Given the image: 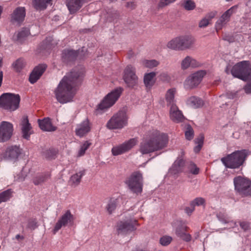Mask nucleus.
<instances>
[{"mask_svg":"<svg viewBox=\"0 0 251 251\" xmlns=\"http://www.w3.org/2000/svg\"><path fill=\"white\" fill-rule=\"evenodd\" d=\"M83 70L72 71L59 82L54 93L57 100L62 104L72 100L75 94V87L80 83Z\"/></svg>","mask_w":251,"mask_h":251,"instance_id":"nucleus-1","label":"nucleus"},{"mask_svg":"<svg viewBox=\"0 0 251 251\" xmlns=\"http://www.w3.org/2000/svg\"><path fill=\"white\" fill-rule=\"evenodd\" d=\"M168 142L167 134L152 129L144 135L140 144L139 151L146 154L159 151L166 147Z\"/></svg>","mask_w":251,"mask_h":251,"instance_id":"nucleus-2","label":"nucleus"},{"mask_svg":"<svg viewBox=\"0 0 251 251\" xmlns=\"http://www.w3.org/2000/svg\"><path fill=\"white\" fill-rule=\"evenodd\" d=\"M250 153V151L247 150L236 151L222 158L221 161L227 168H238L244 164Z\"/></svg>","mask_w":251,"mask_h":251,"instance_id":"nucleus-3","label":"nucleus"},{"mask_svg":"<svg viewBox=\"0 0 251 251\" xmlns=\"http://www.w3.org/2000/svg\"><path fill=\"white\" fill-rule=\"evenodd\" d=\"M195 38L190 35H184L176 37L167 44L168 48L175 50H183L189 49L194 46Z\"/></svg>","mask_w":251,"mask_h":251,"instance_id":"nucleus-4","label":"nucleus"},{"mask_svg":"<svg viewBox=\"0 0 251 251\" xmlns=\"http://www.w3.org/2000/svg\"><path fill=\"white\" fill-rule=\"evenodd\" d=\"M20 96L18 94L4 93L0 97V107L13 111L19 107Z\"/></svg>","mask_w":251,"mask_h":251,"instance_id":"nucleus-5","label":"nucleus"},{"mask_svg":"<svg viewBox=\"0 0 251 251\" xmlns=\"http://www.w3.org/2000/svg\"><path fill=\"white\" fill-rule=\"evenodd\" d=\"M234 77L246 81L251 78V65L249 61H242L236 64L231 71Z\"/></svg>","mask_w":251,"mask_h":251,"instance_id":"nucleus-6","label":"nucleus"},{"mask_svg":"<svg viewBox=\"0 0 251 251\" xmlns=\"http://www.w3.org/2000/svg\"><path fill=\"white\" fill-rule=\"evenodd\" d=\"M125 182L133 193L138 195L142 192L143 178L139 171L132 173L126 178Z\"/></svg>","mask_w":251,"mask_h":251,"instance_id":"nucleus-7","label":"nucleus"},{"mask_svg":"<svg viewBox=\"0 0 251 251\" xmlns=\"http://www.w3.org/2000/svg\"><path fill=\"white\" fill-rule=\"evenodd\" d=\"M123 89L118 87L106 95L97 106V111H104L112 106L120 97Z\"/></svg>","mask_w":251,"mask_h":251,"instance_id":"nucleus-8","label":"nucleus"},{"mask_svg":"<svg viewBox=\"0 0 251 251\" xmlns=\"http://www.w3.org/2000/svg\"><path fill=\"white\" fill-rule=\"evenodd\" d=\"M128 117L125 110L119 111L114 114L106 124V127L110 129H120L127 124Z\"/></svg>","mask_w":251,"mask_h":251,"instance_id":"nucleus-9","label":"nucleus"},{"mask_svg":"<svg viewBox=\"0 0 251 251\" xmlns=\"http://www.w3.org/2000/svg\"><path fill=\"white\" fill-rule=\"evenodd\" d=\"M235 190L242 197L251 196V181L241 176L234 179Z\"/></svg>","mask_w":251,"mask_h":251,"instance_id":"nucleus-10","label":"nucleus"},{"mask_svg":"<svg viewBox=\"0 0 251 251\" xmlns=\"http://www.w3.org/2000/svg\"><path fill=\"white\" fill-rule=\"evenodd\" d=\"M138 142L137 137L130 139L120 145L113 147L111 150L112 153L117 156L126 153L135 146Z\"/></svg>","mask_w":251,"mask_h":251,"instance_id":"nucleus-11","label":"nucleus"},{"mask_svg":"<svg viewBox=\"0 0 251 251\" xmlns=\"http://www.w3.org/2000/svg\"><path fill=\"white\" fill-rule=\"evenodd\" d=\"M123 79L129 87L136 85L138 79L135 74V68L131 65L127 66L124 70Z\"/></svg>","mask_w":251,"mask_h":251,"instance_id":"nucleus-12","label":"nucleus"},{"mask_svg":"<svg viewBox=\"0 0 251 251\" xmlns=\"http://www.w3.org/2000/svg\"><path fill=\"white\" fill-rule=\"evenodd\" d=\"M14 128L12 123L2 121L0 124V142L8 141L12 137Z\"/></svg>","mask_w":251,"mask_h":251,"instance_id":"nucleus-13","label":"nucleus"},{"mask_svg":"<svg viewBox=\"0 0 251 251\" xmlns=\"http://www.w3.org/2000/svg\"><path fill=\"white\" fill-rule=\"evenodd\" d=\"M73 215L70 210H67L57 221L53 229V234H55L62 227L66 226L68 223H73Z\"/></svg>","mask_w":251,"mask_h":251,"instance_id":"nucleus-14","label":"nucleus"},{"mask_svg":"<svg viewBox=\"0 0 251 251\" xmlns=\"http://www.w3.org/2000/svg\"><path fill=\"white\" fill-rule=\"evenodd\" d=\"M206 75L205 71L201 70L197 71L190 75L186 81V84L190 88L197 86L202 80L204 76Z\"/></svg>","mask_w":251,"mask_h":251,"instance_id":"nucleus-15","label":"nucleus"},{"mask_svg":"<svg viewBox=\"0 0 251 251\" xmlns=\"http://www.w3.org/2000/svg\"><path fill=\"white\" fill-rule=\"evenodd\" d=\"M233 6L231 7L226 10L217 21L215 24V28L217 32L221 30L229 21L230 17L233 13Z\"/></svg>","mask_w":251,"mask_h":251,"instance_id":"nucleus-16","label":"nucleus"},{"mask_svg":"<svg viewBox=\"0 0 251 251\" xmlns=\"http://www.w3.org/2000/svg\"><path fill=\"white\" fill-rule=\"evenodd\" d=\"M46 68L47 66L45 64H40L35 67L30 75V82L32 84L36 82L45 71Z\"/></svg>","mask_w":251,"mask_h":251,"instance_id":"nucleus-17","label":"nucleus"},{"mask_svg":"<svg viewBox=\"0 0 251 251\" xmlns=\"http://www.w3.org/2000/svg\"><path fill=\"white\" fill-rule=\"evenodd\" d=\"M91 125L89 121L86 119L77 125L75 129V134L79 137H83L91 130Z\"/></svg>","mask_w":251,"mask_h":251,"instance_id":"nucleus-18","label":"nucleus"},{"mask_svg":"<svg viewBox=\"0 0 251 251\" xmlns=\"http://www.w3.org/2000/svg\"><path fill=\"white\" fill-rule=\"evenodd\" d=\"M21 125L23 138L28 140L30 135L32 134V131H31L32 127L27 116H24L22 118Z\"/></svg>","mask_w":251,"mask_h":251,"instance_id":"nucleus-19","label":"nucleus"},{"mask_svg":"<svg viewBox=\"0 0 251 251\" xmlns=\"http://www.w3.org/2000/svg\"><path fill=\"white\" fill-rule=\"evenodd\" d=\"M21 153L19 148L16 146L8 147L4 153V157L7 159L16 160Z\"/></svg>","mask_w":251,"mask_h":251,"instance_id":"nucleus-20","label":"nucleus"},{"mask_svg":"<svg viewBox=\"0 0 251 251\" xmlns=\"http://www.w3.org/2000/svg\"><path fill=\"white\" fill-rule=\"evenodd\" d=\"M170 117L173 121L176 123L182 122L184 118L181 111L179 110L176 104L170 107Z\"/></svg>","mask_w":251,"mask_h":251,"instance_id":"nucleus-21","label":"nucleus"},{"mask_svg":"<svg viewBox=\"0 0 251 251\" xmlns=\"http://www.w3.org/2000/svg\"><path fill=\"white\" fill-rule=\"evenodd\" d=\"M87 0H67L66 5L71 14L75 13L82 6Z\"/></svg>","mask_w":251,"mask_h":251,"instance_id":"nucleus-22","label":"nucleus"},{"mask_svg":"<svg viewBox=\"0 0 251 251\" xmlns=\"http://www.w3.org/2000/svg\"><path fill=\"white\" fill-rule=\"evenodd\" d=\"M135 229L134 225L131 221H120L117 225V230L119 234L126 233Z\"/></svg>","mask_w":251,"mask_h":251,"instance_id":"nucleus-23","label":"nucleus"},{"mask_svg":"<svg viewBox=\"0 0 251 251\" xmlns=\"http://www.w3.org/2000/svg\"><path fill=\"white\" fill-rule=\"evenodd\" d=\"M25 16V8L24 7H17L11 15V21L20 23L24 21Z\"/></svg>","mask_w":251,"mask_h":251,"instance_id":"nucleus-24","label":"nucleus"},{"mask_svg":"<svg viewBox=\"0 0 251 251\" xmlns=\"http://www.w3.org/2000/svg\"><path fill=\"white\" fill-rule=\"evenodd\" d=\"M38 122L40 128L43 131H53L56 129V127L52 126L50 119L49 118L38 120Z\"/></svg>","mask_w":251,"mask_h":251,"instance_id":"nucleus-25","label":"nucleus"},{"mask_svg":"<svg viewBox=\"0 0 251 251\" xmlns=\"http://www.w3.org/2000/svg\"><path fill=\"white\" fill-rule=\"evenodd\" d=\"M79 51L64 50L62 52V58L64 61H70L75 60L78 55Z\"/></svg>","mask_w":251,"mask_h":251,"instance_id":"nucleus-26","label":"nucleus"},{"mask_svg":"<svg viewBox=\"0 0 251 251\" xmlns=\"http://www.w3.org/2000/svg\"><path fill=\"white\" fill-rule=\"evenodd\" d=\"M176 93V89L174 88L169 89L167 91L165 98L168 106H171L174 104H176L175 97Z\"/></svg>","mask_w":251,"mask_h":251,"instance_id":"nucleus-27","label":"nucleus"},{"mask_svg":"<svg viewBox=\"0 0 251 251\" xmlns=\"http://www.w3.org/2000/svg\"><path fill=\"white\" fill-rule=\"evenodd\" d=\"M198 62L197 60L190 56H187L183 59L181 63V67L183 70H185L189 67H197L198 65Z\"/></svg>","mask_w":251,"mask_h":251,"instance_id":"nucleus-28","label":"nucleus"},{"mask_svg":"<svg viewBox=\"0 0 251 251\" xmlns=\"http://www.w3.org/2000/svg\"><path fill=\"white\" fill-rule=\"evenodd\" d=\"M188 227L185 226H181L177 227L176 230L177 236L186 242H189L191 240V236L188 233H185Z\"/></svg>","mask_w":251,"mask_h":251,"instance_id":"nucleus-29","label":"nucleus"},{"mask_svg":"<svg viewBox=\"0 0 251 251\" xmlns=\"http://www.w3.org/2000/svg\"><path fill=\"white\" fill-rule=\"evenodd\" d=\"M50 177V174L49 173L37 175L33 178L32 182L35 185H41L49 179Z\"/></svg>","mask_w":251,"mask_h":251,"instance_id":"nucleus-30","label":"nucleus"},{"mask_svg":"<svg viewBox=\"0 0 251 251\" xmlns=\"http://www.w3.org/2000/svg\"><path fill=\"white\" fill-rule=\"evenodd\" d=\"M156 73L151 72L145 75L144 77V82L147 88H151L154 84L155 80L154 77Z\"/></svg>","mask_w":251,"mask_h":251,"instance_id":"nucleus-31","label":"nucleus"},{"mask_svg":"<svg viewBox=\"0 0 251 251\" xmlns=\"http://www.w3.org/2000/svg\"><path fill=\"white\" fill-rule=\"evenodd\" d=\"M187 103L193 108H198L202 106L203 103L200 98L193 96L187 100Z\"/></svg>","mask_w":251,"mask_h":251,"instance_id":"nucleus-32","label":"nucleus"},{"mask_svg":"<svg viewBox=\"0 0 251 251\" xmlns=\"http://www.w3.org/2000/svg\"><path fill=\"white\" fill-rule=\"evenodd\" d=\"M85 171L83 170L74 174L70 178V182L74 186L78 185L80 182L81 177L85 175Z\"/></svg>","mask_w":251,"mask_h":251,"instance_id":"nucleus-33","label":"nucleus"},{"mask_svg":"<svg viewBox=\"0 0 251 251\" xmlns=\"http://www.w3.org/2000/svg\"><path fill=\"white\" fill-rule=\"evenodd\" d=\"M51 0H33V7L36 10H42L46 8L47 4L50 3Z\"/></svg>","mask_w":251,"mask_h":251,"instance_id":"nucleus-34","label":"nucleus"},{"mask_svg":"<svg viewBox=\"0 0 251 251\" xmlns=\"http://www.w3.org/2000/svg\"><path fill=\"white\" fill-rule=\"evenodd\" d=\"M12 189H9L0 193V203L8 201L12 196Z\"/></svg>","mask_w":251,"mask_h":251,"instance_id":"nucleus-35","label":"nucleus"},{"mask_svg":"<svg viewBox=\"0 0 251 251\" xmlns=\"http://www.w3.org/2000/svg\"><path fill=\"white\" fill-rule=\"evenodd\" d=\"M204 140V136L202 134L200 135V136L195 139V142L197 145L194 148V151L196 153H198L201 150Z\"/></svg>","mask_w":251,"mask_h":251,"instance_id":"nucleus-36","label":"nucleus"},{"mask_svg":"<svg viewBox=\"0 0 251 251\" xmlns=\"http://www.w3.org/2000/svg\"><path fill=\"white\" fill-rule=\"evenodd\" d=\"M185 164V161L182 159H177L175 162L173 169L176 171L177 172H182L183 170V167Z\"/></svg>","mask_w":251,"mask_h":251,"instance_id":"nucleus-37","label":"nucleus"},{"mask_svg":"<svg viewBox=\"0 0 251 251\" xmlns=\"http://www.w3.org/2000/svg\"><path fill=\"white\" fill-rule=\"evenodd\" d=\"M25 66V62L22 58L18 59L12 64V66L16 72H20Z\"/></svg>","mask_w":251,"mask_h":251,"instance_id":"nucleus-38","label":"nucleus"},{"mask_svg":"<svg viewBox=\"0 0 251 251\" xmlns=\"http://www.w3.org/2000/svg\"><path fill=\"white\" fill-rule=\"evenodd\" d=\"M182 6L185 10L190 11L195 8L196 4L192 0H186L183 1Z\"/></svg>","mask_w":251,"mask_h":251,"instance_id":"nucleus-39","label":"nucleus"},{"mask_svg":"<svg viewBox=\"0 0 251 251\" xmlns=\"http://www.w3.org/2000/svg\"><path fill=\"white\" fill-rule=\"evenodd\" d=\"M188 171L190 173L193 175H198L199 173V168H198L195 164L193 162H189L186 165Z\"/></svg>","mask_w":251,"mask_h":251,"instance_id":"nucleus-40","label":"nucleus"},{"mask_svg":"<svg viewBox=\"0 0 251 251\" xmlns=\"http://www.w3.org/2000/svg\"><path fill=\"white\" fill-rule=\"evenodd\" d=\"M159 62L156 60H145L143 61V64L144 66L149 68H152L159 65Z\"/></svg>","mask_w":251,"mask_h":251,"instance_id":"nucleus-41","label":"nucleus"},{"mask_svg":"<svg viewBox=\"0 0 251 251\" xmlns=\"http://www.w3.org/2000/svg\"><path fill=\"white\" fill-rule=\"evenodd\" d=\"M91 145V143L89 142L88 141H85L83 144L81 146L79 152H78V156H81L83 155L86 151L89 148L90 145Z\"/></svg>","mask_w":251,"mask_h":251,"instance_id":"nucleus-42","label":"nucleus"},{"mask_svg":"<svg viewBox=\"0 0 251 251\" xmlns=\"http://www.w3.org/2000/svg\"><path fill=\"white\" fill-rule=\"evenodd\" d=\"M44 156L48 159H52L55 158L56 152L53 150H48L46 151L44 153Z\"/></svg>","mask_w":251,"mask_h":251,"instance_id":"nucleus-43","label":"nucleus"},{"mask_svg":"<svg viewBox=\"0 0 251 251\" xmlns=\"http://www.w3.org/2000/svg\"><path fill=\"white\" fill-rule=\"evenodd\" d=\"M205 200L202 198H197L191 201L190 205L192 206H200L204 204Z\"/></svg>","mask_w":251,"mask_h":251,"instance_id":"nucleus-44","label":"nucleus"},{"mask_svg":"<svg viewBox=\"0 0 251 251\" xmlns=\"http://www.w3.org/2000/svg\"><path fill=\"white\" fill-rule=\"evenodd\" d=\"M185 135L186 138L188 140H191L194 137V131L193 128L190 126H188L187 130L185 131Z\"/></svg>","mask_w":251,"mask_h":251,"instance_id":"nucleus-45","label":"nucleus"},{"mask_svg":"<svg viewBox=\"0 0 251 251\" xmlns=\"http://www.w3.org/2000/svg\"><path fill=\"white\" fill-rule=\"evenodd\" d=\"M116 202L115 200H110L108 204L106 206L107 211L109 214L112 212L116 209Z\"/></svg>","mask_w":251,"mask_h":251,"instance_id":"nucleus-46","label":"nucleus"},{"mask_svg":"<svg viewBox=\"0 0 251 251\" xmlns=\"http://www.w3.org/2000/svg\"><path fill=\"white\" fill-rule=\"evenodd\" d=\"M172 240V238L170 236H163L160 239V243L163 246L168 245Z\"/></svg>","mask_w":251,"mask_h":251,"instance_id":"nucleus-47","label":"nucleus"},{"mask_svg":"<svg viewBox=\"0 0 251 251\" xmlns=\"http://www.w3.org/2000/svg\"><path fill=\"white\" fill-rule=\"evenodd\" d=\"M29 34V31L27 29H24L17 34V39L21 40L23 38L27 37Z\"/></svg>","mask_w":251,"mask_h":251,"instance_id":"nucleus-48","label":"nucleus"},{"mask_svg":"<svg viewBox=\"0 0 251 251\" xmlns=\"http://www.w3.org/2000/svg\"><path fill=\"white\" fill-rule=\"evenodd\" d=\"M240 227L244 231L249 230L250 229V223L247 222H240Z\"/></svg>","mask_w":251,"mask_h":251,"instance_id":"nucleus-49","label":"nucleus"},{"mask_svg":"<svg viewBox=\"0 0 251 251\" xmlns=\"http://www.w3.org/2000/svg\"><path fill=\"white\" fill-rule=\"evenodd\" d=\"M176 0H161L158 4V6L159 7H163L172 2H174Z\"/></svg>","mask_w":251,"mask_h":251,"instance_id":"nucleus-50","label":"nucleus"},{"mask_svg":"<svg viewBox=\"0 0 251 251\" xmlns=\"http://www.w3.org/2000/svg\"><path fill=\"white\" fill-rule=\"evenodd\" d=\"M27 226L31 229H34L37 227V222L35 220H30L28 221Z\"/></svg>","mask_w":251,"mask_h":251,"instance_id":"nucleus-51","label":"nucleus"},{"mask_svg":"<svg viewBox=\"0 0 251 251\" xmlns=\"http://www.w3.org/2000/svg\"><path fill=\"white\" fill-rule=\"evenodd\" d=\"M209 19L204 18L202 19L199 23V26L200 27H204L207 26L209 24Z\"/></svg>","mask_w":251,"mask_h":251,"instance_id":"nucleus-52","label":"nucleus"},{"mask_svg":"<svg viewBox=\"0 0 251 251\" xmlns=\"http://www.w3.org/2000/svg\"><path fill=\"white\" fill-rule=\"evenodd\" d=\"M194 210H195V207L194 206H191L190 207H187L185 209V212L188 214H191L194 211Z\"/></svg>","mask_w":251,"mask_h":251,"instance_id":"nucleus-53","label":"nucleus"},{"mask_svg":"<svg viewBox=\"0 0 251 251\" xmlns=\"http://www.w3.org/2000/svg\"><path fill=\"white\" fill-rule=\"evenodd\" d=\"M245 91L247 93H251V81L245 87Z\"/></svg>","mask_w":251,"mask_h":251,"instance_id":"nucleus-54","label":"nucleus"},{"mask_svg":"<svg viewBox=\"0 0 251 251\" xmlns=\"http://www.w3.org/2000/svg\"><path fill=\"white\" fill-rule=\"evenodd\" d=\"M217 13V12L216 11H213V12H211V13H209L207 15V17L208 18V19H209V21L210 20L212 19V18H213L216 16Z\"/></svg>","mask_w":251,"mask_h":251,"instance_id":"nucleus-55","label":"nucleus"},{"mask_svg":"<svg viewBox=\"0 0 251 251\" xmlns=\"http://www.w3.org/2000/svg\"><path fill=\"white\" fill-rule=\"evenodd\" d=\"M15 238L17 239V240H19L20 239L23 240L24 239V236H21L20 234H17L16 236H15Z\"/></svg>","mask_w":251,"mask_h":251,"instance_id":"nucleus-56","label":"nucleus"},{"mask_svg":"<svg viewBox=\"0 0 251 251\" xmlns=\"http://www.w3.org/2000/svg\"><path fill=\"white\" fill-rule=\"evenodd\" d=\"M131 221V223H132L134 224H136V225H138V224H137V221L136 220H134L133 222H132V221Z\"/></svg>","mask_w":251,"mask_h":251,"instance_id":"nucleus-57","label":"nucleus"},{"mask_svg":"<svg viewBox=\"0 0 251 251\" xmlns=\"http://www.w3.org/2000/svg\"><path fill=\"white\" fill-rule=\"evenodd\" d=\"M223 221V222H224L225 223L228 222V220L227 219H224Z\"/></svg>","mask_w":251,"mask_h":251,"instance_id":"nucleus-58","label":"nucleus"},{"mask_svg":"<svg viewBox=\"0 0 251 251\" xmlns=\"http://www.w3.org/2000/svg\"><path fill=\"white\" fill-rule=\"evenodd\" d=\"M166 75V74H162L160 75V76L162 77V76H165Z\"/></svg>","mask_w":251,"mask_h":251,"instance_id":"nucleus-59","label":"nucleus"},{"mask_svg":"<svg viewBox=\"0 0 251 251\" xmlns=\"http://www.w3.org/2000/svg\"><path fill=\"white\" fill-rule=\"evenodd\" d=\"M18 179H19V181H23V180H24V178H19Z\"/></svg>","mask_w":251,"mask_h":251,"instance_id":"nucleus-60","label":"nucleus"},{"mask_svg":"<svg viewBox=\"0 0 251 251\" xmlns=\"http://www.w3.org/2000/svg\"><path fill=\"white\" fill-rule=\"evenodd\" d=\"M137 251H146L142 250V249H140V250H138Z\"/></svg>","mask_w":251,"mask_h":251,"instance_id":"nucleus-61","label":"nucleus"}]
</instances>
